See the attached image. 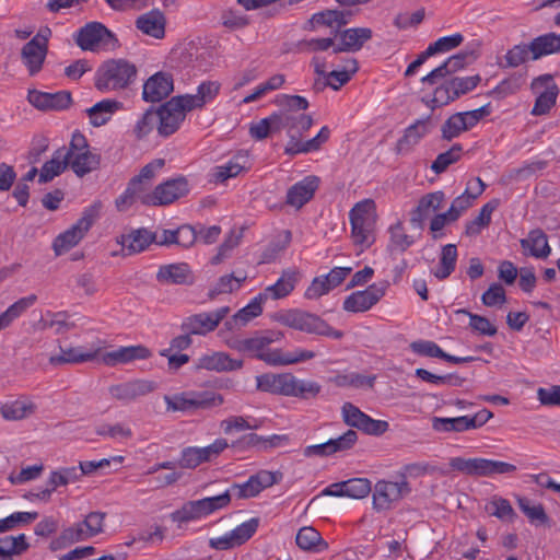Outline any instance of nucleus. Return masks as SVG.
I'll return each instance as SVG.
<instances>
[{
  "mask_svg": "<svg viewBox=\"0 0 560 560\" xmlns=\"http://www.w3.org/2000/svg\"><path fill=\"white\" fill-rule=\"evenodd\" d=\"M389 234L390 238L387 249L390 253L406 252L415 243L413 237L405 232L404 225L400 221L390 225Z\"/></svg>",
  "mask_w": 560,
  "mask_h": 560,
  "instance_id": "obj_47",
  "label": "nucleus"
},
{
  "mask_svg": "<svg viewBox=\"0 0 560 560\" xmlns=\"http://www.w3.org/2000/svg\"><path fill=\"white\" fill-rule=\"evenodd\" d=\"M491 114V104L488 103L479 108L459 112L451 115L441 127L443 140L452 141L463 132L472 129L482 118Z\"/></svg>",
  "mask_w": 560,
  "mask_h": 560,
  "instance_id": "obj_11",
  "label": "nucleus"
},
{
  "mask_svg": "<svg viewBox=\"0 0 560 560\" xmlns=\"http://www.w3.org/2000/svg\"><path fill=\"white\" fill-rule=\"evenodd\" d=\"M173 90L174 82L172 74L159 71L144 82L142 100L150 103H156L166 98Z\"/></svg>",
  "mask_w": 560,
  "mask_h": 560,
  "instance_id": "obj_20",
  "label": "nucleus"
},
{
  "mask_svg": "<svg viewBox=\"0 0 560 560\" xmlns=\"http://www.w3.org/2000/svg\"><path fill=\"white\" fill-rule=\"evenodd\" d=\"M283 478V474L279 470H259L252 475L247 481L243 483H233L230 488L232 495L240 500L257 497L262 490L279 483Z\"/></svg>",
  "mask_w": 560,
  "mask_h": 560,
  "instance_id": "obj_12",
  "label": "nucleus"
},
{
  "mask_svg": "<svg viewBox=\"0 0 560 560\" xmlns=\"http://www.w3.org/2000/svg\"><path fill=\"white\" fill-rule=\"evenodd\" d=\"M450 467L468 476L493 477L495 475H508L516 471V466L506 462L488 458H464L453 457L450 459Z\"/></svg>",
  "mask_w": 560,
  "mask_h": 560,
  "instance_id": "obj_7",
  "label": "nucleus"
},
{
  "mask_svg": "<svg viewBox=\"0 0 560 560\" xmlns=\"http://www.w3.org/2000/svg\"><path fill=\"white\" fill-rule=\"evenodd\" d=\"M409 491L406 480L401 482L380 480L373 491V509L377 512L389 510L393 502L400 500Z\"/></svg>",
  "mask_w": 560,
  "mask_h": 560,
  "instance_id": "obj_16",
  "label": "nucleus"
},
{
  "mask_svg": "<svg viewBox=\"0 0 560 560\" xmlns=\"http://www.w3.org/2000/svg\"><path fill=\"white\" fill-rule=\"evenodd\" d=\"M82 477V472H79L78 468L72 467H62L58 470H54L50 472L47 479V487L45 489L39 490L38 492H31L26 498L27 499H38L42 501H48L50 495L58 487H65L69 483L75 482L80 480Z\"/></svg>",
  "mask_w": 560,
  "mask_h": 560,
  "instance_id": "obj_19",
  "label": "nucleus"
},
{
  "mask_svg": "<svg viewBox=\"0 0 560 560\" xmlns=\"http://www.w3.org/2000/svg\"><path fill=\"white\" fill-rule=\"evenodd\" d=\"M266 298L261 292L255 296L246 306L241 308L234 316L233 319L241 326L246 325L253 318L259 316L262 313L261 304L266 302Z\"/></svg>",
  "mask_w": 560,
  "mask_h": 560,
  "instance_id": "obj_52",
  "label": "nucleus"
},
{
  "mask_svg": "<svg viewBox=\"0 0 560 560\" xmlns=\"http://www.w3.org/2000/svg\"><path fill=\"white\" fill-rule=\"evenodd\" d=\"M230 347L241 353L264 361L269 366H285L308 361L316 353L311 350L295 349L284 351L281 348L271 349L270 340L262 332H256L253 337L235 339Z\"/></svg>",
  "mask_w": 560,
  "mask_h": 560,
  "instance_id": "obj_1",
  "label": "nucleus"
},
{
  "mask_svg": "<svg viewBox=\"0 0 560 560\" xmlns=\"http://www.w3.org/2000/svg\"><path fill=\"white\" fill-rule=\"evenodd\" d=\"M138 68L127 59H109L96 70L94 86L102 93L121 92L129 89L137 80Z\"/></svg>",
  "mask_w": 560,
  "mask_h": 560,
  "instance_id": "obj_3",
  "label": "nucleus"
},
{
  "mask_svg": "<svg viewBox=\"0 0 560 560\" xmlns=\"http://www.w3.org/2000/svg\"><path fill=\"white\" fill-rule=\"evenodd\" d=\"M154 241H156V233L144 228L131 230L117 237V243L121 245L125 255L144 252Z\"/></svg>",
  "mask_w": 560,
  "mask_h": 560,
  "instance_id": "obj_28",
  "label": "nucleus"
},
{
  "mask_svg": "<svg viewBox=\"0 0 560 560\" xmlns=\"http://www.w3.org/2000/svg\"><path fill=\"white\" fill-rule=\"evenodd\" d=\"M480 75H471V77H455L450 81V88L453 89V97H460L464 94L472 91L480 82Z\"/></svg>",
  "mask_w": 560,
  "mask_h": 560,
  "instance_id": "obj_62",
  "label": "nucleus"
},
{
  "mask_svg": "<svg viewBox=\"0 0 560 560\" xmlns=\"http://www.w3.org/2000/svg\"><path fill=\"white\" fill-rule=\"evenodd\" d=\"M375 377H369L359 373H345L337 374L334 377L329 378V382L335 384L338 387H353L360 388L363 386L373 387Z\"/></svg>",
  "mask_w": 560,
  "mask_h": 560,
  "instance_id": "obj_49",
  "label": "nucleus"
},
{
  "mask_svg": "<svg viewBox=\"0 0 560 560\" xmlns=\"http://www.w3.org/2000/svg\"><path fill=\"white\" fill-rule=\"evenodd\" d=\"M115 35L102 23L90 22L81 27L75 36V43L82 50L95 51L101 45L107 46L115 40Z\"/></svg>",
  "mask_w": 560,
  "mask_h": 560,
  "instance_id": "obj_15",
  "label": "nucleus"
},
{
  "mask_svg": "<svg viewBox=\"0 0 560 560\" xmlns=\"http://www.w3.org/2000/svg\"><path fill=\"white\" fill-rule=\"evenodd\" d=\"M389 282L384 280L369 285L365 290L355 291L343 301V310L362 313L371 310L385 295Z\"/></svg>",
  "mask_w": 560,
  "mask_h": 560,
  "instance_id": "obj_13",
  "label": "nucleus"
},
{
  "mask_svg": "<svg viewBox=\"0 0 560 560\" xmlns=\"http://www.w3.org/2000/svg\"><path fill=\"white\" fill-rule=\"evenodd\" d=\"M294 375L292 373H264L256 376V388L272 395L289 396L293 392Z\"/></svg>",
  "mask_w": 560,
  "mask_h": 560,
  "instance_id": "obj_18",
  "label": "nucleus"
},
{
  "mask_svg": "<svg viewBox=\"0 0 560 560\" xmlns=\"http://www.w3.org/2000/svg\"><path fill=\"white\" fill-rule=\"evenodd\" d=\"M155 384L147 380H135L116 385L108 388L110 396L124 404L136 400L145 396L155 389Z\"/></svg>",
  "mask_w": 560,
  "mask_h": 560,
  "instance_id": "obj_22",
  "label": "nucleus"
},
{
  "mask_svg": "<svg viewBox=\"0 0 560 560\" xmlns=\"http://www.w3.org/2000/svg\"><path fill=\"white\" fill-rule=\"evenodd\" d=\"M122 107V103L116 100L106 98L86 109L90 124L94 127L105 125L112 115Z\"/></svg>",
  "mask_w": 560,
  "mask_h": 560,
  "instance_id": "obj_36",
  "label": "nucleus"
},
{
  "mask_svg": "<svg viewBox=\"0 0 560 560\" xmlns=\"http://www.w3.org/2000/svg\"><path fill=\"white\" fill-rule=\"evenodd\" d=\"M247 163L248 155L246 153H237L226 164L217 166L213 176L217 182L223 183L245 171Z\"/></svg>",
  "mask_w": 560,
  "mask_h": 560,
  "instance_id": "obj_40",
  "label": "nucleus"
},
{
  "mask_svg": "<svg viewBox=\"0 0 560 560\" xmlns=\"http://www.w3.org/2000/svg\"><path fill=\"white\" fill-rule=\"evenodd\" d=\"M232 497H233L232 492L229 489L221 494L208 497V498H203V499H199V500L202 504V509H203L206 516H208L219 510L226 508L231 503Z\"/></svg>",
  "mask_w": 560,
  "mask_h": 560,
  "instance_id": "obj_61",
  "label": "nucleus"
},
{
  "mask_svg": "<svg viewBox=\"0 0 560 560\" xmlns=\"http://www.w3.org/2000/svg\"><path fill=\"white\" fill-rule=\"evenodd\" d=\"M444 192L441 190L425 194L410 212V223L413 228L423 229L424 222L442 207Z\"/></svg>",
  "mask_w": 560,
  "mask_h": 560,
  "instance_id": "obj_25",
  "label": "nucleus"
},
{
  "mask_svg": "<svg viewBox=\"0 0 560 560\" xmlns=\"http://www.w3.org/2000/svg\"><path fill=\"white\" fill-rule=\"evenodd\" d=\"M319 182V177L308 175L291 186L287 192V205L295 209H301L314 197L315 191L318 189Z\"/></svg>",
  "mask_w": 560,
  "mask_h": 560,
  "instance_id": "obj_27",
  "label": "nucleus"
},
{
  "mask_svg": "<svg viewBox=\"0 0 560 560\" xmlns=\"http://www.w3.org/2000/svg\"><path fill=\"white\" fill-rule=\"evenodd\" d=\"M463 147L459 143L453 144L447 151L440 153L431 164L435 174H442L447 167L460 160Z\"/></svg>",
  "mask_w": 560,
  "mask_h": 560,
  "instance_id": "obj_48",
  "label": "nucleus"
},
{
  "mask_svg": "<svg viewBox=\"0 0 560 560\" xmlns=\"http://www.w3.org/2000/svg\"><path fill=\"white\" fill-rule=\"evenodd\" d=\"M376 218V205L373 199L361 200L350 210L351 237L355 245L370 247L373 244Z\"/></svg>",
  "mask_w": 560,
  "mask_h": 560,
  "instance_id": "obj_5",
  "label": "nucleus"
},
{
  "mask_svg": "<svg viewBox=\"0 0 560 560\" xmlns=\"http://www.w3.org/2000/svg\"><path fill=\"white\" fill-rule=\"evenodd\" d=\"M464 42V36L460 33H455L450 36H444L430 44L428 48V55H436L441 52L450 51L458 47Z\"/></svg>",
  "mask_w": 560,
  "mask_h": 560,
  "instance_id": "obj_57",
  "label": "nucleus"
},
{
  "mask_svg": "<svg viewBox=\"0 0 560 560\" xmlns=\"http://www.w3.org/2000/svg\"><path fill=\"white\" fill-rule=\"evenodd\" d=\"M457 261V248L454 244H447L443 246L440 262L438 268L433 271V275L440 279L444 280L451 276V273L455 270Z\"/></svg>",
  "mask_w": 560,
  "mask_h": 560,
  "instance_id": "obj_43",
  "label": "nucleus"
},
{
  "mask_svg": "<svg viewBox=\"0 0 560 560\" xmlns=\"http://www.w3.org/2000/svg\"><path fill=\"white\" fill-rule=\"evenodd\" d=\"M97 218V209L91 206L84 209L81 218L72 224L63 233L59 234L54 243L52 248L57 256H60L79 244L88 231L92 228Z\"/></svg>",
  "mask_w": 560,
  "mask_h": 560,
  "instance_id": "obj_10",
  "label": "nucleus"
},
{
  "mask_svg": "<svg viewBox=\"0 0 560 560\" xmlns=\"http://www.w3.org/2000/svg\"><path fill=\"white\" fill-rule=\"evenodd\" d=\"M156 280L167 285H191L195 282V275L187 262H173L159 267Z\"/></svg>",
  "mask_w": 560,
  "mask_h": 560,
  "instance_id": "obj_23",
  "label": "nucleus"
},
{
  "mask_svg": "<svg viewBox=\"0 0 560 560\" xmlns=\"http://www.w3.org/2000/svg\"><path fill=\"white\" fill-rule=\"evenodd\" d=\"M558 93L559 89L555 83L551 86H548L535 100V104L530 114L534 116L548 114L550 109L556 105Z\"/></svg>",
  "mask_w": 560,
  "mask_h": 560,
  "instance_id": "obj_50",
  "label": "nucleus"
},
{
  "mask_svg": "<svg viewBox=\"0 0 560 560\" xmlns=\"http://www.w3.org/2000/svg\"><path fill=\"white\" fill-rule=\"evenodd\" d=\"M66 153H68L69 166L79 177H83L100 166V155L90 151L85 136L78 130L72 133L70 144L68 148L66 147Z\"/></svg>",
  "mask_w": 560,
  "mask_h": 560,
  "instance_id": "obj_8",
  "label": "nucleus"
},
{
  "mask_svg": "<svg viewBox=\"0 0 560 560\" xmlns=\"http://www.w3.org/2000/svg\"><path fill=\"white\" fill-rule=\"evenodd\" d=\"M105 518V512H90L82 522L75 523L72 527L80 528L83 536L82 540H85L103 532Z\"/></svg>",
  "mask_w": 560,
  "mask_h": 560,
  "instance_id": "obj_45",
  "label": "nucleus"
},
{
  "mask_svg": "<svg viewBox=\"0 0 560 560\" xmlns=\"http://www.w3.org/2000/svg\"><path fill=\"white\" fill-rule=\"evenodd\" d=\"M158 126V118L153 107H150L145 110V113L140 117V119L136 122L133 127V133L137 139H143L147 137L154 128Z\"/></svg>",
  "mask_w": 560,
  "mask_h": 560,
  "instance_id": "obj_63",
  "label": "nucleus"
},
{
  "mask_svg": "<svg viewBox=\"0 0 560 560\" xmlns=\"http://www.w3.org/2000/svg\"><path fill=\"white\" fill-rule=\"evenodd\" d=\"M98 350L83 351L81 347L63 349L60 347V354H54L49 358V363L54 366L65 364H79L89 362L97 357Z\"/></svg>",
  "mask_w": 560,
  "mask_h": 560,
  "instance_id": "obj_35",
  "label": "nucleus"
},
{
  "mask_svg": "<svg viewBox=\"0 0 560 560\" xmlns=\"http://www.w3.org/2000/svg\"><path fill=\"white\" fill-rule=\"evenodd\" d=\"M27 100L34 107L40 110H62L68 108L72 103L71 93L68 91L47 93L38 90H30Z\"/></svg>",
  "mask_w": 560,
  "mask_h": 560,
  "instance_id": "obj_21",
  "label": "nucleus"
},
{
  "mask_svg": "<svg viewBox=\"0 0 560 560\" xmlns=\"http://www.w3.org/2000/svg\"><path fill=\"white\" fill-rule=\"evenodd\" d=\"M228 306L220 307L213 312L198 313L184 318L180 325L183 332L190 335H207L217 329L219 324L229 314Z\"/></svg>",
  "mask_w": 560,
  "mask_h": 560,
  "instance_id": "obj_14",
  "label": "nucleus"
},
{
  "mask_svg": "<svg viewBox=\"0 0 560 560\" xmlns=\"http://www.w3.org/2000/svg\"><path fill=\"white\" fill-rule=\"evenodd\" d=\"M168 411H182L192 413L199 409H210L221 406L224 397L212 390L183 392L173 396H164Z\"/></svg>",
  "mask_w": 560,
  "mask_h": 560,
  "instance_id": "obj_6",
  "label": "nucleus"
},
{
  "mask_svg": "<svg viewBox=\"0 0 560 560\" xmlns=\"http://www.w3.org/2000/svg\"><path fill=\"white\" fill-rule=\"evenodd\" d=\"M246 277L237 278L233 275H225L219 278L213 288L209 291V299H214L220 294L232 293L238 290L242 283L245 281Z\"/></svg>",
  "mask_w": 560,
  "mask_h": 560,
  "instance_id": "obj_53",
  "label": "nucleus"
},
{
  "mask_svg": "<svg viewBox=\"0 0 560 560\" xmlns=\"http://www.w3.org/2000/svg\"><path fill=\"white\" fill-rule=\"evenodd\" d=\"M292 241V233L290 230L280 232L264 249L260 256L261 264L273 262L282 252H284Z\"/></svg>",
  "mask_w": 560,
  "mask_h": 560,
  "instance_id": "obj_41",
  "label": "nucleus"
},
{
  "mask_svg": "<svg viewBox=\"0 0 560 560\" xmlns=\"http://www.w3.org/2000/svg\"><path fill=\"white\" fill-rule=\"evenodd\" d=\"M345 486L346 497L351 499H363L372 490L371 481L368 478H351L342 481Z\"/></svg>",
  "mask_w": 560,
  "mask_h": 560,
  "instance_id": "obj_55",
  "label": "nucleus"
},
{
  "mask_svg": "<svg viewBox=\"0 0 560 560\" xmlns=\"http://www.w3.org/2000/svg\"><path fill=\"white\" fill-rule=\"evenodd\" d=\"M206 516L200 500L185 502L180 509L171 513L170 517L174 523L183 524L199 520Z\"/></svg>",
  "mask_w": 560,
  "mask_h": 560,
  "instance_id": "obj_44",
  "label": "nucleus"
},
{
  "mask_svg": "<svg viewBox=\"0 0 560 560\" xmlns=\"http://www.w3.org/2000/svg\"><path fill=\"white\" fill-rule=\"evenodd\" d=\"M47 37L37 34L22 48V60L31 75L39 72L43 67L47 55Z\"/></svg>",
  "mask_w": 560,
  "mask_h": 560,
  "instance_id": "obj_24",
  "label": "nucleus"
},
{
  "mask_svg": "<svg viewBox=\"0 0 560 560\" xmlns=\"http://www.w3.org/2000/svg\"><path fill=\"white\" fill-rule=\"evenodd\" d=\"M520 243L524 250H528L525 255L535 258H547L551 252L547 234L541 229L529 231L527 237L522 238Z\"/></svg>",
  "mask_w": 560,
  "mask_h": 560,
  "instance_id": "obj_34",
  "label": "nucleus"
},
{
  "mask_svg": "<svg viewBox=\"0 0 560 560\" xmlns=\"http://www.w3.org/2000/svg\"><path fill=\"white\" fill-rule=\"evenodd\" d=\"M341 415L343 422L351 427L355 428L361 431L364 420L366 419L368 415L364 413L362 410H360L352 402H345L341 407Z\"/></svg>",
  "mask_w": 560,
  "mask_h": 560,
  "instance_id": "obj_58",
  "label": "nucleus"
},
{
  "mask_svg": "<svg viewBox=\"0 0 560 560\" xmlns=\"http://www.w3.org/2000/svg\"><path fill=\"white\" fill-rule=\"evenodd\" d=\"M560 54V34L549 32L534 37L529 43L514 45L504 55L501 68H517L529 60L536 61Z\"/></svg>",
  "mask_w": 560,
  "mask_h": 560,
  "instance_id": "obj_2",
  "label": "nucleus"
},
{
  "mask_svg": "<svg viewBox=\"0 0 560 560\" xmlns=\"http://www.w3.org/2000/svg\"><path fill=\"white\" fill-rule=\"evenodd\" d=\"M154 112L158 118V133L164 138L175 133L186 118L182 113L177 101L172 100V97L160 105Z\"/></svg>",
  "mask_w": 560,
  "mask_h": 560,
  "instance_id": "obj_17",
  "label": "nucleus"
},
{
  "mask_svg": "<svg viewBox=\"0 0 560 560\" xmlns=\"http://www.w3.org/2000/svg\"><path fill=\"white\" fill-rule=\"evenodd\" d=\"M279 131V125L273 117V113L270 116L262 118L249 126V136L257 141L264 140L272 132Z\"/></svg>",
  "mask_w": 560,
  "mask_h": 560,
  "instance_id": "obj_54",
  "label": "nucleus"
},
{
  "mask_svg": "<svg viewBox=\"0 0 560 560\" xmlns=\"http://www.w3.org/2000/svg\"><path fill=\"white\" fill-rule=\"evenodd\" d=\"M517 504L530 523L535 525L548 524L549 517L541 504H532L527 498H518Z\"/></svg>",
  "mask_w": 560,
  "mask_h": 560,
  "instance_id": "obj_51",
  "label": "nucleus"
},
{
  "mask_svg": "<svg viewBox=\"0 0 560 560\" xmlns=\"http://www.w3.org/2000/svg\"><path fill=\"white\" fill-rule=\"evenodd\" d=\"M498 201H490L482 206L479 214L471 221H468L465 226V234L467 236L478 235L481 230L488 226L491 222V214L497 209Z\"/></svg>",
  "mask_w": 560,
  "mask_h": 560,
  "instance_id": "obj_46",
  "label": "nucleus"
},
{
  "mask_svg": "<svg viewBox=\"0 0 560 560\" xmlns=\"http://www.w3.org/2000/svg\"><path fill=\"white\" fill-rule=\"evenodd\" d=\"M82 530L77 527L69 526L65 528L61 534L50 541L49 548L52 551L66 548L78 541H82Z\"/></svg>",
  "mask_w": 560,
  "mask_h": 560,
  "instance_id": "obj_60",
  "label": "nucleus"
},
{
  "mask_svg": "<svg viewBox=\"0 0 560 560\" xmlns=\"http://www.w3.org/2000/svg\"><path fill=\"white\" fill-rule=\"evenodd\" d=\"M30 548L24 534L18 536H4L0 538V560H13L14 556H21Z\"/></svg>",
  "mask_w": 560,
  "mask_h": 560,
  "instance_id": "obj_39",
  "label": "nucleus"
},
{
  "mask_svg": "<svg viewBox=\"0 0 560 560\" xmlns=\"http://www.w3.org/2000/svg\"><path fill=\"white\" fill-rule=\"evenodd\" d=\"M431 130V116L417 119L413 124L408 126L401 138L396 143V153L406 154L412 151L420 140L425 137Z\"/></svg>",
  "mask_w": 560,
  "mask_h": 560,
  "instance_id": "obj_26",
  "label": "nucleus"
},
{
  "mask_svg": "<svg viewBox=\"0 0 560 560\" xmlns=\"http://www.w3.org/2000/svg\"><path fill=\"white\" fill-rule=\"evenodd\" d=\"M296 545L305 551H323L328 548V544L322 538V535L312 526H304L299 529L295 537Z\"/></svg>",
  "mask_w": 560,
  "mask_h": 560,
  "instance_id": "obj_38",
  "label": "nucleus"
},
{
  "mask_svg": "<svg viewBox=\"0 0 560 560\" xmlns=\"http://www.w3.org/2000/svg\"><path fill=\"white\" fill-rule=\"evenodd\" d=\"M259 526V518L253 517L247 522L242 523L236 528H234L231 534L233 536L234 542L236 546H241L249 540L254 534L257 532Z\"/></svg>",
  "mask_w": 560,
  "mask_h": 560,
  "instance_id": "obj_64",
  "label": "nucleus"
},
{
  "mask_svg": "<svg viewBox=\"0 0 560 560\" xmlns=\"http://www.w3.org/2000/svg\"><path fill=\"white\" fill-rule=\"evenodd\" d=\"M33 411V405L24 401L15 400L4 404L0 412L5 420H21Z\"/></svg>",
  "mask_w": 560,
  "mask_h": 560,
  "instance_id": "obj_59",
  "label": "nucleus"
},
{
  "mask_svg": "<svg viewBox=\"0 0 560 560\" xmlns=\"http://www.w3.org/2000/svg\"><path fill=\"white\" fill-rule=\"evenodd\" d=\"M165 165L164 159H155L150 163L145 164L139 172L138 175L133 176L129 182L131 183V189L133 186L143 195L150 185L151 180L155 177L156 172L162 170Z\"/></svg>",
  "mask_w": 560,
  "mask_h": 560,
  "instance_id": "obj_42",
  "label": "nucleus"
},
{
  "mask_svg": "<svg viewBox=\"0 0 560 560\" xmlns=\"http://www.w3.org/2000/svg\"><path fill=\"white\" fill-rule=\"evenodd\" d=\"M276 320L283 326L306 334H315L331 337L334 339H340L343 337V332L341 330L334 329L319 316L298 308L278 313L276 315Z\"/></svg>",
  "mask_w": 560,
  "mask_h": 560,
  "instance_id": "obj_4",
  "label": "nucleus"
},
{
  "mask_svg": "<svg viewBox=\"0 0 560 560\" xmlns=\"http://www.w3.org/2000/svg\"><path fill=\"white\" fill-rule=\"evenodd\" d=\"M166 19L162 11L153 9L136 20V27L143 34L161 39L165 36Z\"/></svg>",
  "mask_w": 560,
  "mask_h": 560,
  "instance_id": "obj_32",
  "label": "nucleus"
},
{
  "mask_svg": "<svg viewBox=\"0 0 560 560\" xmlns=\"http://www.w3.org/2000/svg\"><path fill=\"white\" fill-rule=\"evenodd\" d=\"M300 271L296 268L284 269L277 282L267 287L261 294L266 300H279L287 298L295 289V285L300 280Z\"/></svg>",
  "mask_w": 560,
  "mask_h": 560,
  "instance_id": "obj_30",
  "label": "nucleus"
},
{
  "mask_svg": "<svg viewBox=\"0 0 560 560\" xmlns=\"http://www.w3.org/2000/svg\"><path fill=\"white\" fill-rule=\"evenodd\" d=\"M275 103L282 112H296L300 113L308 108V101L300 95L280 94L276 97Z\"/></svg>",
  "mask_w": 560,
  "mask_h": 560,
  "instance_id": "obj_56",
  "label": "nucleus"
},
{
  "mask_svg": "<svg viewBox=\"0 0 560 560\" xmlns=\"http://www.w3.org/2000/svg\"><path fill=\"white\" fill-rule=\"evenodd\" d=\"M189 192L188 179L180 175L159 184L151 192L143 194L140 201L145 206H168Z\"/></svg>",
  "mask_w": 560,
  "mask_h": 560,
  "instance_id": "obj_9",
  "label": "nucleus"
},
{
  "mask_svg": "<svg viewBox=\"0 0 560 560\" xmlns=\"http://www.w3.org/2000/svg\"><path fill=\"white\" fill-rule=\"evenodd\" d=\"M152 352L142 345L120 347L114 351L107 352L103 357V361L107 365H116L118 363H128L135 360L149 359Z\"/></svg>",
  "mask_w": 560,
  "mask_h": 560,
  "instance_id": "obj_33",
  "label": "nucleus"
},
{
  "mask_svg": "<svg viewBox=\"0 0 560 560\" xmlns=\"http://www.w3.org/2000/svg\"><path fill=\"white\" fill-rule=\"evenodd\" d=\"M339 34L340 43L334 47V54L360 50L372 38L373 32L369 27H352Z\"/></svg>",
  "mask_w": 560,
  "mask_h": 560,
  "instance_id": "obj_29",
  "label": "nucleus"
},
{
  "mask_svg": "<svg viewBox=\"0 0 560 560\" xmlns=\"http://www.w3.org/2000/svg\"><path fill=\"white\" fill-rule=\"evenodd\" d=\"M67 156L68 153H66V147H61L56 150L51 159L44 163L38 176V183H48L56 176L60 175L69 166Z\"/></svg>",
  "mask_w": 560,
  "mask_h": 560,
  "instance_id": "obj_37",
  "label": "nucleus"
},
{
  "mask_svg": "<svg viewBox=\"0 0 560 560\" xmlns=\"http://www.w3.org/2000/svg\"><path fill=\"white\" fill-rule=\"evenodd\" d=\"M243 361L234 360L229 357V354L224 352H212L207 353L198 358L196 362L197 370H207V371H236L242 369Z\"/></svg>",
  "mask_w": 560,
  "mask_h": 560,
  "instance_id": "obj_31",
  "label": "nucleus"
}]
</instances>
